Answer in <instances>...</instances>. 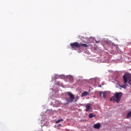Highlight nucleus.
<instances>
[{
    "label": "nucleus",
    "mask_w": 131,
    "mask_h": 131,
    "mask_svg": "<svg viewBox=\"0 0 131 131\" xmlns=\"http://www.w3.org/2000/svg\"><path fill=\"white\" fill-rule=\"evenodd\" d=\"M122 93L116 92L114 94V96L110 98L111 102H116V103H119L120 100H121V97H122Z\"/></svg>",
    "instance_id": "f257e3e1"
},
{
    "label": "nucleus",
    "mask_w": 131,
    "mask_h": 131,
    "mask_svg": "<svg viewBox=\"0 0 131 131\" xmlns=\"http://www.w3.org/2000/svg\"><path fill=\"white\" fill-rule=\"evenodd\" d=\"M67 95L70 97L69 98H67L66 99V100L67 101L68 104L72 103V102H73L74 100L75 102H77L78 99H79V96H78V95H77V96L75 97L74 95H73L70 92H67Z\"/></svg>",
    "instance_id": "f03ea898"
},
{
    "label": "nucleus",
    "mask_w": 131,
    "mask_h": 131,
    "mask_svg": "<svg viewBox=\"0 0 131 131\" xmlns=\"http://www.w3.org/2000/svg\"><path fill=\"white\" fill-rule=\"evenodd\" d=\"M70 46L72 48V50H76V49H79L81 47H82L83 48H89V46L88 45L82 43H79L77 42L71 43Z\"/></svg>",
    "instance_id": "7ed1b4c3"
},
{
    "label": "nucleus",
    "mask_w": 131,
    "mask_h": 131,
    "mask_svg": "<svg viewBox=\"0 0 131 131\" xmlns=\"http://www.w3.org/2000/svg\"><path fill=\"white\" fill-rule=\"evenodd\" d=\"M123 79L124 80V83H127V80H128V83L131 85V74L127 73L124 74L123 76Z\"/></svg>",
    "instance_id": "20e7f679"
},
{
    "label": "nucleus",
    "mask_w": 131,
    "mask_h": 131,
    "mask_svg": "<svg viewBox=\"0 0 131 131\" xmlns=\"http://www.w3.org/2000/svg\"><path fill=\"white\" fill-rule=\"evenodd\" d=\"M100 94V96L101 97V98H104V99H106V97L107 96V93H106L105 92H99Z\"/></svg>",
    "instance_id": "39448f33"
},
{
    "label": "nucleus",
    "mask_w": 131,
    "mask_h": 131,
    "mask_svg": "<svg viewBox=\"0 0 131 131\" xmlns=\"http://www.w3.org/2000/svg\"><path fill=\"white\" fill-rule=\"evenodd\" d=\"M100 127L101 124L100 123L95 124L93 126L94 128H95L96 129H99Z\"/></svg>",
    "instance_id": "423d86ee"
},
{
    "label": "nucleus",
    "mask_w": 131,
    "mask_h": 131,
    "mask_svg": "<svg viewBox=\"0 0 131 131\" xmlns=\"http://www.w3.org/2000/svg\"><path fill=\"white\" fill-rule=\"evenodd\" d=\"M90 109H91V104L87 103V104L86 105L85 112H89V111H90Z\"/></svg>",
    "instance_id": "0eeeda50"
},
{
    "label": "nucleus",
    "mask_w": 131,
    "mask_h": 131,
    "mask_svg": "<svg viewBox=\"0 0 131 131\" xmlns=\"http://www.w3.org/2000/svg\"><path fill=\"white\" fill-rule=\"evenodd\" d=\"M88 95H89V92L85 91L82 93L81 97H85V96H88Z\"/></svg>",
    "instance_id": "6e6552de"
},
{
    "label": "nucleus",
    "mask_w": 131,
    "mask_h": 131,
    "mask_svg": "<svg viewBox=\"0 0 131 131\" xmlns=\"http://www.w3.org/2000/svg\"><path fill=\"white\" fill-rule=\"evenodd\" d=\"M89 118H93L94 117V114H90L89 116Z\"/></svg>",
    "instance_id": "1a4fd4ad"
},
{
    "label": "nucleus",
    "mask_w": 131,
    "mask_h": 131,
    "mask_svg": "<svg viewBox=\"0 0 131 131\" xmlns=\"http://www.w3.org/2000/svg\"><path fill=\"white\" fill-rule=\"evenodd\" d=\"M61 121H63V119H59L58 120L56 121V123H59V122H61Z\"/></svg>",
    "instance_id": "9d476101"
},
{
    "label": "nucleus",
    "mask_w": 131,
    "mask_h": 131,
    "mask_svg": "<svg viewBox=\"0 0 131 131\" xmlns=\"http://www.w3.org/2000/svg\"><path fill=\"white\" fill-rule=\"evenodd\" d=\"M119 86H120V88H122L123 89H126V86L124 85H119Z\"/></svg>",
    "instance_id": "9b49d317"
},
{
    "label": "nucleus",
    "mask_w": 131,
    "mask_h": 131,
    "mask_svg": "<svg viewBox=\"0 0 131 131\" xmlns=\"http://www.w3.org/2000/svg\"><path fill=\"white\" fill-rule=\"evenodd\" d=\"M58 126H62V124H59L58 125Z\"/></svg>",
    "instance_id": "f8f14e48"
},
{
    "label": "nucleus",
    "mask_w": 131,
    "mask_h": 131,
    "mask_svg": "<svg viewBox=\"0 0 131 131\" xmlns=\"http://www.w3.org/2000/svg\"><path fill=\"white\" fill-rule=\"evenodd\" d=\"M99 87H100V88H102V85H99Z\"/></svg>",
    "instance_id": "ddd939ff"
},
{
    "label": "nucleus",
    "mask_w": 131,
    "mask_h": 131,
    "mask_svg": "<svg viewBox=\"0 0 131 131\" xmlns=\"http://www.w3.org/2000/svg\"><path fill=\"white\" fill-rule=\"evenodd\" d=\"M96 43H99V41H96Z\"/></svg>",
    "instance_id": "4468645a"
}]
</instances>
